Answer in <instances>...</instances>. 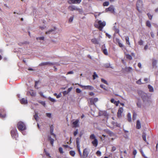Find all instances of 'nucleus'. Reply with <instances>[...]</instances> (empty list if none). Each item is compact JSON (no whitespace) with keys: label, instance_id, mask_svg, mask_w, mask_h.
I'll return each mask as SVG.
<instances>
[{"label":"nucleus","instance_id":"1","mask_svg":"<svg viewBox=\"0 0 158 158\" xmlns=\"http://www.w3.org/2000/svg\"><path fill=\"white\" fill-rule=\"evenodd\" d=\"M143 101V104L142 105L141 102L138 101L136 104L139 108H141L142 106L144 108L150 106L152 103V99L150 96H148L146 94L143 93L141 96Z\"/></svg>","mask_w":158,"mask_h":158},{"label":"nucleus","instance_id":"2","mask_svg":"<svg viewBox=\"0 0 158 158\" xmlns=\"http://www.w3.org/2000/svg\"><path fill=\"white\" fill-rule=\"evenodd\" d=\"M98 24L95 23L94 26L95 27L98 28L100 31H102L103 27L106 25L105 21L102 22L101 20L98 21Z\"/></svg>","mask_w":158,"mask_h":158},{"label":"nucleus","instance_id":"3","mask_svg":"<svg viewBox=\"0 0 158 158\" xmlns=\"http://www.w3.org/2000/svg\"><path fill=\"white\" fill-rule=\"evenodd\" d=\"M90 138L92 140L91 143L95 147H97L98 144V141L95 135L94 134H91L90 136Z\"/></svg>","mask_w":158,"mask_h":158},{"label":"nucleus","instance_id":"4","mask_svg":"<svg viewBox=\"0 0 158 158\" xmlns=\"http://www.w3.org/2000/svg\"><path fill=\"white\" fill-rule=\"evenodd\" d=\"M18 128L19 130L23 131L26 129V127L24 123L22 122H19L18 124Z\"/></svg>","mask_w":158,"mask_h":158},{"label":"nucleus","instance_id":"5","mask_svg":"<svg viewBox=\"0 0 158 158\" xmlns=\"http://www.w3.org/2000/svg\"><path fill=\"white\" fill-rule=\"evenodd\" d=\"M11 134L12 138H16L18 136L17 130L16 128H13L11 131Z\"/></svg>","mask_w":158,"mask_h":158},{"label":"nucleus","instance_id":"6","mask_svg":"<svg viewBox=\"0 0 158 158\" xmlns=\"http://www.w3.org/2000/svg\"><path fill=\"white\" fill-rule=\"evenodd\" d=\"M89 154V151L88 149L85 148L83 152V154L82 156V157L83 158H86Z\"/></svg>","mask_w":158,"mask_h":158},{"label":"nucleus","instance_id":"7","mask_svg":"<svg viewBox=\"0 0 158 158\" xmlns=\"http://www.w3.org/2000/svg\"><path fill=\"white\" fill-rule=\"evenodd\" d=\"M142 5V1H137L136 3L137 8L138 11L140 13H141L142 11L139 10V8L141 7Z\"/></svg>","mask_w":158,"mask_h":158},{"label":"nucleus","instance_id":"8","mask_svg":"<svg viewBox=\"0 0 158 158\" xmlns=\"http://www.w3.org/2000/svg\"><path fill=\"white\" fill-rule=\"evenodd\" d=\"M89 100L91 104L95 105V103L98 101V99L97 98H90Z\"/></svg>","mask_w":158,"mask_h":158},{"label":"nucleus","instance_id":"9","mask_svg":"<svg viewBox=\"0 0 158 158\" xmlns=\"http://www.w3.org/2000/svg\"><path fill=\"white\" fill-rule=\"evenodd\" d=\"M123 111V107H120L118 109L117 112V115L118 118H120L121 117L122 113Z\"/></svg>","mask_w":158,"mask_h":158},{"label":"nucleus","instance_id":"10","mask_svg":"<svg viewBox=\"0 0 158 158\" xmlns=\"http://www.w3.org/2000/svg\"><path fill=\"white\" fill-rule=\"evenodd\" d=\"M109 11L111 13L114 12V8L113 6H110L108 8H106L105 10L106 12H107Z\"/></svg>","mask_w":158,"mask_h":158},{"label":"nucleus","instance_id":"11","mask_svg":"<svg viewBox=\"0 0 158 158\" xmlns=\"http://www.w3.org/2000/svg\"><path fill=\"white\" fill-rule=\"evenodd\" d=\"M100 38L97 39L95 38L92 39L91 41L92 43L94 44H99V41Z\"/></svg>","mask_w":158,"mask_h":158},{"label":"nucleus","instance_id":"12","mask_svg":"<svg viewBox=\"0 0 158 158\" xmlns=\"http://www.w3.org/2000/svg\"><path fill=\"white\" fill-rule=\"evenodd\" d=\"M55 30L56 28L55 27H54L53 28H52L47 31L46 32V34L48 35L51 33H53L55 31Z\"/></svg>","mask_w":158,"mask_h":158},{"label":"nucleus","instance_id":"13","mask_svg":"<svg viewBox=\"0 0 158 158\" xmlns=\"http://www.w3.org/2000/svg\"><path fill=\"white\" fill-rule=\"evenodd\" d=\"M70 11L76 10L77 9V7L73 5H71L68 7Z\"/></svg>","mask_w":158,"mask_h":158},{"label":"nucleus","instance_id":"14","mask_svg":"<svg viewBox=\"0 0 158 158\" xmlns=\"http://www.w3.org/2000/svg\"><path fill=\"white\" fill-rule=\"evenodd\" d=\"M84 89H87L90 90H92L94 89V88L92 86L86 85L85 86Z\"/></svg>","mask_w":158,"mask_h":158},{"label":"nucleus","instance_id":"15","mask_svg":"<svg viewBox=\"0 0 158 158\" xmlns=\"http://www.w3.org/2000/svg\"><path fill=\"white\" fill-rule=\"evenodd\" d=\"M54 63H52L50 62H43L40 64L41 65H54Z\"/></svg>","mask_w":158,"mask_h":158},{"label":"nucleus","instance_id":"16","mask_svg":"<svg viewBox=\"0 0 158 158\" xmlns=\"http://www.w3.org/2000/svg\"><path fill=\"white\" fill-rule=\"evenodd\" d=\"M79 122V120L78 119L76 120V121H74L73 123V126L74 127H77L78 126V123Z\"/></svg>","mask_w":158,"mask_h":158},{"label":"nucleus","instance_id":"17","mask_svg":"<svg viewBox=\"0 0 158 158\" xmlns=\"http://www.w3.org/2000/svg\"><path fill=\"white\" fill-rule=\"evenodd\" d=\"M20 101L22 104H26L27 103V99L26 98H23Z\"/></svg>","mask_w":158,"mask_h":158},{"label":"nucleus","instance_id":"18","mask_svg":"<svg viewBox=\"0 0 158 158\" xmlns=\"http://www.w3.org/2000/svg\"><path fill=\"white\" fill-rule=\"evenodd\" d=\"M53 127L52 125H51L50 126V133L52 135H53L54 136V137L56 138V135L53 133Z\"/></svg>","mask_w":158,"mask_h":158},{"label":"nucleus","instance_id":"19","mask_svg":"<svg viewBox=\"0 0 158 158\" xmlns=\"http://www.w3.org/2000/svg\"><path fill=\"white\" fill-rule=\"evenodd\" d=\"M81 1H68V2L69 3H76L79 4L80 3Z\"/></svg>","mask_w":158,"mask_h":158},{"label":"nucleus","instance_id":"20","mask_svg":"<svg viewBox=\"0 0 158 158\" xmlns=\"http://www.w3.org/2000/svg\"><path fill=\"white\" fill-rule=\"evenodd\" d=\"M141 124L139 120H137L136 122V127L138 129H139L141 128Z\"/></svg>","mask_w":158,"mask_h":158},{"label":"nucleus","instance_id":"21","mask_svg":"<svg viewBox=\"0 0 158 158\" xmlns=\"http://www.w3.org/2000/svg\"><path fill=\"white\" fill-rule=\"evenodd\" d=\"M148 88L149 89V91L151 92H153L154 91V89L152 86L150 85H148Z\"/></svg>","mask_w":158,"mask_h":158},{"label":"nucleus","instance_id":"22","mask_svg":"<svg viewBox=\"0 0 158 158\" xmlns=\"http://www.w3.org/2000/svg\"><path fill=\"white\" fill-rule=\"evenodd\" d=\"M157 63V61L155 59H152V65L153 67L154 68L156 67Z\"/></svg>","mask_w":158,"mask_h":158},{"label":"nucleus","instance_id":"23","mask_svg":"<svg viewBox=\"0 0 158 158\" xmlns=\"http://www.w3.org/2000/svg\"><path fill=\"white\" fill-rule=\"evenodd\" d=\"M48 139L50 141V143L52 146L53 145V143L54 141V139L51 138V136L48 137Z\"/></svg>","mask_w":158,"mask_h":158},{"label":"nucleus","instance_id":"24","mask_svg":"<svg viewBox=\"0 0 158 158\" xmlns=\"http://www.w3.org/2000/svg\"><path fill=\"white\" fill-rule=\"evenodd\" d=\"M77 147L78 151L79 153V154L80 155L81 157L82 156V153L81 151L80 148V145H77Z\"/></svg>","mask_w":158,"mask_h":158},{"label":"nucleus","instance_id":"25","mask_svg":"<svg viewBox=\"0 0 158 158\" xmlns=\"http://www.w3.org/2000/svg\"><path fill=\"white\" fill-rule=\"evenodd\" d=\"M102 50L103 53L106 55H108V52L107 51V50L106 48H102Z\"/></svg>","mask_w":158,"mask_h":158},{"label":"nucleus","instance_id":"26","mask_svg":"<svg viewBox=\"0 0 158 158\" xmlns=\"http://www.w3.org/2000/svg\"><path fill=\"white\" fill-rule=\"evenodd\" d=\"M127 119L129 122L131 121V115L130 113H128L127 114Z\"/></svg>","mask_w":158,"mask_h":158},{"label":"nucleus","instance_id":"27","mask_svg":"<svg viewBox=\"0 0 158 158\" xmlns=\"http://www.w3.org/2000/svg\"><path fill=\"white\" fill-rule=\"evenodd\" d=\"M142 138L143 139L145 142H147V140L146 139V134L144 133L143 132V133L142 134Z\"/></svg>","mask_w":158,"mask_h":158},{"label":"nucleus","instance_id":"28","mask_svg":"<svg viewBox=\"0 0 158 158\" xmlns=\"http://www.w3.org/2000/svg\"><path fill=\"white\" fill-rule=\"evenodd\" d=\"M70 155L73 156H74L75 154V151H71L69 152Z\"/></svg>","mask_w":158,"mask_h":158},{"label":"nucleus","instance_id":"29","mask_svg":"<svg viewBox=\"0 0 158 158\" xmlns=\"http://www.w3.org/2000/svg\"><path fill=\"white\" fill-rule=\"evenodd\" d=\"M93 79L94 80L96 79V77H98V76L97 74H96V73L95 72L94 73V74L93 76Z\"/></svg>","mask_w":158,"mask_h":158},{"label":"nucleus","instance_id":"30","mask_svg":"<svg viewBox=\"0 0 158 158\" xmlns=\"http://www.w3.org/2000/svg\"><path fill=\"white\" fill-rule=\"evenodd\" d=\"M73 16H72L70 17L69 19V23H71V22H72L73 20Z\"/></svg>","mask_w":158,"mask_h":158},{"label":"nucleus","instance_id":"31","mask_svg":"<svg viewBox=\"0 0 158 158\" xmlns=\"http://www.w3.org/2000/svg\"><path fill=\"white\" fill-rule=\"evenodd\" d=\"M30 94L32 96H35L36 95V93L32 90L30 92Z\"/></svg>","mask_w":158,"mask_h":158},{"label":"nucleus","instance_id":"32","mask_svg":"<svg viewBox=\"0 0 158 158\" xmlns=\"http://www.w3.org/2000/svg\"><path fill=\"white\" fill-rule=\"evenodd\" d=\"M126 57L127 59L130 60H132V58L131 56L129 54H127Z\"/></svg>","mask_w":158,"mask_h":158},{"label":"nucleus","instance_id":"33","mask_svg":"<svg viewBox=\"0 0 158 158\" xmlns=\"http://www.w3.org/2000/svg\"><path fill=\"white\" fill-rule=\"evenodd\" d=\"M44 38L43 36L36 38L37 40H44Z\"/></svg>","mask_w":158,"mask_h":158},{"label":"nucleus","instance_id":"34","mask_svg":"<svg viewBox=\"0 0 158 158\" xmlns=\"http://www.w3.org/2000/svg\"><path fill=\"white\" fill-rule=\"evenodd\" d=\"M48 99L52 102H56V100L52 98H51V97H49L48 98Z\"/></svg>","mask_w":158,"mask_h":158},{"label":"nucleus","instance_id":"35","mask_svg":"<svg viewBox=\"0 0 158 158\" xmlns=\"http://www.w3.org/2000/svg\"><path fill=\"white\" fill-rule=\"evenodd\" d=\"M39 102L44 107L46 106V104L44 102L41 101H39Z\"/></svg>","mask_w":158,"mask_h":158},{"label":"nucleus","instance_id":"36","mask_svg":"<svg viewBox=\"0 0 158 158\" xmlns=\"http://www.w3.org/2000/svg\"><path fill=\"white\" fill-rule=\"evenodd\" d=\"M80 138H77L76 139V142L77 143V145H80L79 143Z\"/></svg>","mask_w":158,"mask_h":158},{"label":"nucleus","instance_id":"37","mask_svg":"<svg viewBox=\"0 0 158 158\" xmlns=\"http://www.w3.org/2000/svg\"><path fill=\"white\" fill-rule=\"evenodd\" d=\"M101 81L103 83H104L106 84L107 85H108V83L107 82V81L106 80H105V79H103V78H102L101 79Z\"/></svg>","mask_w":158,"mask_h":158},{"label":"nucleus","instance_id":"38","mask_svg":"<svg viewBox=\"0 0 158 158\" xmlns=\"http://www.w3.org/2000/svg\"><path fill=\"white\" fill-rule=\"evenodd\" d=\"M109 4V2L108 1H106L105 2H104L103 3V5L104 6H108Z\"/></svg>","mask_w":158,"mask_h":158},{"label":"nucleus","instance_id":"39","mask_svg":"<svg viewBox=\"0 0 158 158\" xmlns=\"http://www.w3.org/2000/svg\"><path fill=\"white\" fill-rule=\"evenodd\" d=\"M127 71L128 72H131L132 70V69L131 67H128L126 69Z\"/></svg>","mask_w":158,"mask_h":158},{"label":"nucleus","instance_id":"40","mask_svg":"<svg viewBox=\"0 0 158 158\" xmlns=\"http://www.w3.org/2000/svg\"><path fill=\"white\" fill-rule=\"evenodd\" d=\"M126 40V42L127 43L129 44L130 45V43L129 41V38L128 36H127L125 38Z\"/></svg>","mask_w":158,"mask_h":158},{"label":"nucleus","instance_id":"41","mask_svg":"<svg viewBox=\"0 0 158 158\" xmlns=\"http://www.w3.org/2000/svg\"><path fill=\"white\" fill-rule=\"evenodd\" d=\"M46 116L49 118H52V114L50 113H47L46 114Z\"/></svg>","mask_w":158,"mask_h":158},{"label":"nucleus","instance_id":"42","mask_svg":"<svg viewBox=\"0 0 158 158\" xmlns=\"http://www.w3.org/2000/svg\"><path fill=\"white\" fill-rule=\"evenodd\" d=\"M96 154L98 156H100L101 155V152L100 151L98 150Z\"/></svg>","mask_w":158,"mask_h":158},{"label":"nucleus","instance_id":"43","mask_svg":"<svg viewBox=\"0 0 158 158\" xmlns=\"http://www.w3.org/2000/svg\"><path fill=\"white\" fill-rule=\"evenodd\" d=\"M146 25L147 26L149 27H151V24L150 23V22L149 21H147L146 22Z\"/></svg>","mask_w":158,"mask_h":158},{"label":"nucleus","instance_id":"44","mask_svg":"<svg viewBox=\"0 0 158 158\" xmlns=\"http://www.w3.org/2000/svg\"><path fill=\"white\" fill-rule=\"evenodd\" d=\"M136 114L135 113H134L133 115V120H135L136 118Z\"/></svg>","mask_w":158,"mask_h":158},{"label":"nucleus","instance_id":"45","mask_svg":"<svg viewBox=\"0 0 158 158\" xmlns=\"http://www.w3.org/2000/svg\"><path fill=\"white\" fill-rule=\"evenodd\" d=\"M0 117L2 118H4L6 117V115L5 114H2L0 112Z\"/></svg>","mask_w":158,"mask_h":158},{"label":"nucleus","instance_id":"46","mask_svg":"<svg viewBox=\"0 0 158 158\" xmlns=\"http://www.w3.org/2000/svg\"><path fill=\"white\" fill-rule=\"evenodd\" d=\"M136 83L140 85L142 83L141 82V79H139L138 81H136Z\"/></svg>","mask_w":158,"mask_h":158},{"label":"nucleus","instance_id":"47","mask_svg":"<svg viewBox=\"0 0 158 158\" xmlns=\"http://www.w3.org/2000/svg\"><path fill=\"white\" fill-rule=\"evenodd\" d=\"M76 92L77 93H80L81 92V91L79 88H77L76 89Z\"/></svg>","mask_w":158,"mask_h":158},{"label":"nucleus","instance_id":"48","mask_svg":"<svg viewBox=\"0 0 158 158\" xmlns=\"http://www.w3.org/2000/svg\"><path fill=\"white\" fill-rule=\"evenodd\" d=\"M143 43V41L142 40H140L138 42V44L139 45H142Z\"/></svg>","mask_w":158,"mask_h":158},{"label":"nucleus","instance_id":"49","mask_svg":"<svg viewBox=\"0 0 158 158\" xmlns=\"http://www.w3.org/2000/svg\"><path fill=\"white\" fill-rule=\"evenodd\" d=\"M59 151L60 152V153H63V148L61 147L59 148Z\"/></svg>","mask_w":158,"mask_h":158},{"label":"nucleus","instance_id":"50","mask_svg":"<svg viewBox=\"0 0 158 158\" xmlns=\"http://www.w3.org/2000/svg\"><path fill=\"white\" fill-rule=\"evenodd\" d=\"M140 152H141V154H142L143 156L145 158H148L147 156H145V155H144L143 152V151L142 150H141L140 151Z\"/></svg>","mask_w":158,"mask_h":158},{"label":"nucleus","instance_id":"51","mask_svg":"<svg viewBox=\"0 0 158 158\" xmlns=\"http://www.w3.org/2000/svg\"><path fill=\"white\" fill-rule=\"evenodd\" d=\"M78 129H77L76 131H75L73 133L74 135L75 136L78 133Z\"/></svg>","mask_w":158,"mask_h":158},{"label":"nucleus","instance_id":"52","mask_svg":"<svg viewBox=\"0 0 158 158\" xmlns=\"http://www.w3.org/2000/svg\"><path fill=\"white\" fill-rule=\"evenodd\" d=\"M100 87L101 88L103 89L104 90H106V89L105 88V86L104 85L101 84L100 85Z\"/></svg>","mask_w":158,"mask_h":158},{"label":"nucleus","instance_id":"53","mask_svg":"<svg viewBox=\"0 0 158 158\" xmlns=\"http://www.w3.org/2000/svg\"><path fill=\"white\" fill-rule=\"evenodd\" d=\"M148 15L150 19H151L152 17V16L150 15L149 13L147 14Z\"/></svg>","mask_w":158,"mask_h":158},{"label":"nucleus","instance_id":"54","mask_svg":"<svg viewBox=\"0 0 158 158\" xmlns=\"http://www.w3.org/2000/svg\"><path fill=\"white\" fill-rule=\"evenodd\" d=\"M105 131L106 132H107L108 133L110 134V135H111L112 134V133L109 130H106Z\"/></svg>","mask_w":158,"mask_h":158},{"label":"nucleus","instance_id":"55","mask_svg":"<svg viewBox=\"0 0 158 158\" xmlns=\"http://www.w3.org/2000/svg\"><path fill=\"white\" fill-rule=\"evenodd\" d=\"M38 117V115L35 114V115H34V118H35V119L37 121V118Z\"/></svg>","mask_w":158,"mask_h":158},{"label":"nucleus","instance_id":"56","mask_svg":"<svg viewBox=\"0 0 158 158\" xmlns=\"http://www.w3.org/2000/svg\"><path fill=\"white\" fill-rule=\"evenodd\" d=\"M106 35L109 38H111V36L110 34H108L107 33H106Z\"/></svg>","mask_w":158,"mask_h":158},{"label":"nucleus","instance_id":"57","mask_svg":"<svg viewBox=\"0 0 158 158\" xmlns=\"http://www.w3.org/2000/svg\"><path fill=\"white\" fill-rule=\"evenodd\" d=\"M61 94L60 93L59 94L57 95L56 97V98H60L61 97Z\"/></svg>","mask_w":158,"mask_h":158},{"label":"nucleus","instance_id":"58","mask_svg":"<svg viewBox=\"0 0 158 158\" xmlns=\"http://www.w3.org/2000/svg\"><path fill=\"white\" fill-rule=\"evenodd\" d=\"M116 150V148L114 147H113L112 148L111 151L112 152L115 151Z\"/></svg>","mask_w":158,"mask_h":158},{"label":"nucleus","instance_id":"59","mask_svg":"<svg viewBox=\"0 0 158 158\" xmlns=\"http://www.w3.org/2000/svg\"><path fill=\"white\" fill-rule=\"evenodd\" d=\"M110 102L111 103H114L116 101H115L114 99L112 98L111 99Z\"/></svg>","mask_w":158,"mask_h":158},{"label":"nucleus","instance_id":"60","mask_svg":"<svg viewBox=\"0 0 158 158\" xmlns=\"http://www.w3.org/2000/svg\"><path fill=\"white\" fill-rule=\"evenodd\" d=\"M119 103V101H116L114 104L116 106H118Z\"/></svg>","mask_w":158,"mask_h":158},{"label":"nucleus","instance_id":"61","mask_svg":"<svg viewBox=\"0 0 158 158\" xmlns=\"http://www.w3.org/2000/svg\"><path fill=\"white\" fill-rule=\"evenodd\" d=\"M115 31V32L118 33L119 32V30L117 28L114 30Z\"/></svg>","mask_w":158,"mask_h":158},{"label":"nucleus","instance_id":"62","mask_svg":"<svg viewBox=\"0 0 158 158\" xmlns=\"http://www.w3.org/2000/svg\"><path fill=\"white\" fill-rule=\"evenodd\" d=\"M148 45H145V46L144 47V49L145 50H146L148 49Z\"/></svg>","mask_w":158,"mask_h":158},{"label":"nucleus","instance_id":"63","mask_svg":"<svg viewBox=\"0 0 158 158\" xmlns=\"http://www.w3.org/2000/svg\"><path fill=\"white\" fill-rule=\"evenodd\" d=\"M151 36L152 37L154 38L155 36L154 34L152 32H151L150 33Z\"/></svg>","mask_w":158,"mask_h":158},{"label":"nucleus","instance_id":"64","mask_svg":"<svg viewBox=\"0 0 158 158\" xmlns=\"http://www.w3.org/2000/svg\"><path fill=\"white\" fill-rule=\"evenodd\" d=\"M118 43L119 46L120 47H123V46L122 44L120 42H119Z\"/></svg>","mask_w":158,"mask_h":158}]
</instances>
